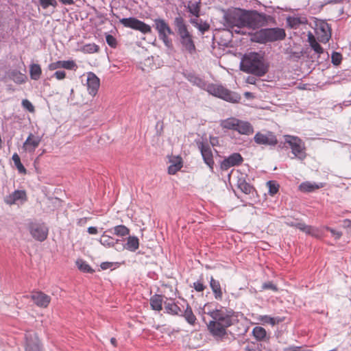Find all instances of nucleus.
<instances>
[{"instance_id":"obj_17","label":"nucleus","mask_w":351,"mask_h":351,"mask_svg":"<svg viewBox=\"0 0 351 351\" xmlns=\"http://www.w3.org/2000/svg\"><path fill=\"white\" fill-rule=\"evenodd\" d=\"M243 162V158L241 154L235 152L225 158L220 162V169L221 171H225L232 167L239 166Z\"/></svg>"},{"instance_id":"obj_21","label":"nucleus","mask_w":351,"mask_h":351,"mask_svg":"<svg viewBox=\"0 0 351 351\" xmlns=\"http://www.w3.org/2000/svg\"><path fill=\"white\" fill-rule=\"evenodd\" d=\"M86 84L88 93L92 96H95L100 86L99 78L94 73L89 72L88 73Z\"/></svg>"},{"instance_id":"obj_56","label":"nucleus","mask_w":351,"mask_h":351,"mask_svg":"<svg viewBox=\"0 0 351 351\" xmlns=\"http://www.w3.org/2000/svg\"><path fill=\"white\" fill-rule=\"evenodd\" d=\"M284 351H313L306 346H290L285 348Z\"/></svg>"},{"instance_id":"obj_61","label":"nucleus","mask_w":351,"mask_h":351,"mask_svg":"<svg viewBox=\"0 0 351 351\" xmlns=\"http://www.w3.org/2000/svg\"><path fill=\"white\" fill-rule=\"evenodd\" d=\"M38 1H39L40 6L43 9H47V8L49 7V3H50L51 0H38Z\"/></svg>"},{"instance_id":"obj_2","label":"nucleus","mask_w":351,"mask_h":351,"mask_svg":"<svg viewBox=\"0 0 351 351\" xmlns=\"http://www.w3.org/2000/svg\"><path fill=\"white\" fill-rule=\"evenodd\" d=\"M186 78L193 85L206 90L209 94L230 103H239L241 99L237 92L232 91L221 84L207 83L204 78L192 72L184 73Z\"/></svg>"},{"instance_id":"obj_32","label":"nucleus","mask_w":351,"mask_h":351,"mask_svg":"<svg viewBox=\"0 0 351 351\" xmlns=\"http://www.w3.org/2000/svg\"><path fill=\"white\" fill-rule=\"evenodd\" d=\"M220 306H222L217 302H207L203 307V313L209 315L213 319L218 312Z\"/></svg>"},{"instance_id":"obj_55","label":"nucleus","mask_w":351,"mask_h":351,"mask_svg":"<svg viewBox=\"0 0 351 351\" xmlns=\"http://www.w3.org/2000/svg\"><path fill=\"white\" fill-rule=\"evenodd\" d=\"M197 28L203 34L210 29V25L207 22H203L202 20H200Z\"/></svg>"},{"instance_id":"obj_23","label":"nucleus","mask_w":351,"mask_h":351,"mask_svg":"<svg viewBox=\"0 0 351 351\" xmlns=\"http://www.w3.org/2000/svg\"><path fill=\"white\" fill-rule=\"evenodd\" d=\"M65 69L68 70H74L75 71L77 68L76 63L72 60H58L53 62L50 63L48 65V69L50 71L56 70L58 69Z\"/></svg>"},{"instance_id":"obj_51","label":"nucleus","mask_w":351,"mask_h":351,"mask_svg":"<svg viewBox=\"0 0 351 351\" xmlns=\"http://www.w3.org/2000/svg\"><path fill=\"white\" fill-rule=\"evenodd\" d=\"M106 41L107 44L112 48H116L117 45V39L114 36L111 34H106Z\"/></svg>"},{"instance_id":"obj_39","label":"nucleus","mask_w":351,"mask_h":351,"mask_svg":"<svg viewBox=\"0 0 351 351\" xmlns=\"http://www.w3.org/2000/svg\"><path fill=\"white\" fill-rule=\"evenodd\" d=\"M76 265L79 270L86 274H93L95 270L90 267V265L83 259H77L76 261Z\"/></svg>"},{"instance_id":"obj_60","label":"nucleus","mask_w":351,"mask_h":351,"mask_svg":"<svg viewBox=\"0 0 351 351\" xmlns=\"http://www.w3.org/2000/svg\"><path fill=\"white\" fill-rule=\"evenodd\" d=\"M256 349H257V351H263V350H265V351H272V350L269 348H267L263 343H257V346H256Z\"/></svg>"},{"instance_id":"obj_14","label":"nucleus","mask_w":351,"mask_h":351,"mask_svg":"<svg viewBox=\"0 0 351 351\" xmlns=\"http://www.w3.org/2000/svg\"><path fill=\"white\" fill-rule=\"evenodd\" d=\"M28 230L32 237L38 241L43 242L47 238L49 229L44 223L30 222Z\"/></svg>"},{"instance_id":"obj_5","label":"nucleus","mask_w":351,"mask_h":351,"mask_svg":"<svg viewBox=\"0 0 351 351\" xmlns=\"http://www.w3.org/2000/svg\"><path fill=\"white\" fill-rule=\"evenodd\" d=\"M249 36L252 43L266 44L284 40L286 38V32L283 28L280 27L261 28L254 32L249 33Z\"/></svg>"},{"instance_id":"obj_45","label":"nucleus","mask_w":351,"mask_h":351,"mask_svg":"<svg viewBox=\"0 0 351 351\" xmlns=\"http://www.w3.org/2000/svg\"><path fill=\"white\" fill-rule=\"evenodd\" d=\"M310 46L311 47L309 48L311 49V51H314L315 53L317 55V58L324 51L323 47L316 40L311 42Z\"/></svg>"},{"instance_id":"obj_24","label":"nucleus","mask_w":351,"mask_h":351,"mask_svg":"<svg viewBox=\"0 0 351 351\" xmlns=\"http://www.w3.org/2000/svg\"><path fill=\"white\" fill-rule=\"evenodd\" d=\"M17 201H21V203L27 201V194L25 190H15L5 198V202L9 205L16 204Z\"/></svg>"},{"instance_id":"obj_10","label":"nucleus","mask_w":351,"mask_h":351,"mask_svg":"<svg viewBox=\"0 0 351 351\" xmlns=\"http://www.w3.org/2000/svg\"><path fill=\"white\" fill-rule=\"evenodd\" d=\"M315 34L319 42L326 43L331 37V28L324 20L315 19L313 21Z\"/></svg>"},{"instance_id":"obj_46","label":"nucleus","mask_w":351,"mask_h":351,"mask_svg":"<svg viewBox=\"0 0 351 351\" xmlns=\"http://www.w3.org/2000/svg\"><path fill=\"white\" fill-rule=\"evenodd\" d=\"M342 61V54L339 52L332 51L331 54V62L335 66H339Z\"/></svg>"},{"instance_id":"obj_64","label":"nucleus","mask_w":351,"mask_h":351,"mask_svg":"<svg viewBox=\"0 0 351 351\" xmlns=\"http://www.w3.org/2000/svg\"><path fill=\"white\" fill-rule=\"evenodd\" d=\"M245 351H257L256 347H253L251 346H247L244 348Z\"/></svg>"},{"instance_id":"obj_3","label":"nucleus","mask_w":351,"mask_h":351,"mask_svg":"<svg viewBox=\"0 0 351 351\" xmlns=\"http://www.w3.org/2000/svg\"><path fill=\"white\" fill-rule=\"evenodd\" d=\"M269 69V63L265 59L264 53L252 51L245 53L240 62V69L257 77L266 75Z\"/></svg>"},{"instance_id":"obj_38","label":"nucleus","mask_w":351,"mask_h":351,"mask_svg":"<svg viewBox=\"0 0 351 351\" xmlns=\"http://www.w3.org/2000/svg\"><path fill=\"white\" fill-rule=\"evenodd\" d=\"M150 305L153 310L160 311L162 308V296L155 294L150 298Z\"/></svg>"},{"instance_id":"obj_22","label":"nucleus","mask_w":351,"mask_h":351,"mask_svg":"<svg viewBox=\"0 0 351 351\" xmlns=\"http://www.w3.org/2000/svg\"><path fill=\"white\" fill-rule=\"evenodd\" d=\"M30 298L34 303L40 308H47L51 300L49 295L40 291L35 292Z\"/></svg>"},{"instance_id":"obj_25","label":"nucleus","mask_w":351,"mask_h":351,"mask_svg":"<svg viewBox=\"0 0 351 351\" xmlns=\"http://www.w3.org/2000/svg\"><path fill=\"white\" fill-rule=\"evenodd\" d=\"M5 75L9 80L13 81L16 84H23L27 80V75L17 69L8 70L6 71Z\"/></svg>"},{"instance_id":"obj_57","label":"nucleus","mask_w":351,"mask_h":351,"mask_svg":"<svg viewBox=\"0 0 351 351\" xmlns=\"http://www.w3.org/2000/svg\"><path fill=\"white\" fill-rule=\"evenodd\" d=\"M325 229L326 230L329 231L336 240L339 239L341 238V237L342 236L341 232L337 231L336 230H335L329 226H325Z\"/></svg>"},{"instance_id":"obj_31","label":"nucleus","mask_w":351,"mask_h":351,"mask_svg":"<svg viewBox=\"0 0 351 351\" xmlns=\"http://www.w3.org/2000/svg\"><path fill=\"white\" fill-rule=\"evenodd\" d=\"M236 131L241 134L250 135L254 132V128L250 122L239 119Z\"/></svg>"},{"instance_id":"obj_54","label":"nucleus","mask_w":351,"mask_h":351,"mask_svg":"<svg viewBox=\"0 0 351 351\" xmlns=\"http://www.w3.org/2000/svg\"><path fill=\"white\" fill-rule=\"evenodd\" d=\"M21 105L25 109H26L29 112H32L34 111V106H33L32 102L27 99L22 100Z\"/></svg>"},{"instance_id":"obj_59","label":"nucleus","mask_w":351,"mask_h":351,"mask_svg":"<svg viewBox=\"0 0 351 351\" xmlns=\"http://www.w3.org/2000/svg\"><path fill=\"white\" fill-rule=\"evenodd\" d=\"M312 226H308L305 224L304 223H302L299 226V230L305 232L306 234L309 235V232H311Z\"/></svg>"},{"instance_id":"obj_20","label":"nucleus","mask_w":351,"mask_h":351,"mask_svg":"<svg viewBox=\"0 0 351 351\" xmlns=\"http://www.w3.org/2000/svg\"><path fill=\"white\" fill-rule=\"evenodd\" d=\"M41 141V138L38 136H34L32 133H29L27 138L23 143L22 149L28 153H33L38 147Z\"/></svg>"},{"instance_id":"obj_48","label":"nucleus","mask_w":351,"mask_h":351,"mask_svg":"<svg viewBox=\"0 0 351 351\" xmlns=\"http://www.w3.org/2000/svg\"><path fill=\"white\" fill-rule=\"evenodd\" d=\"M84 50L88 53H93L97 52L99 50V47L95 43L87 44L84 46Z\"/></svg>"},{"instance_id":"obj_29","label":"nucleus","mask_w":351,"mask_h":351,"mask_svg":"<svg viewBox=\"0 0 351 351\" xmlns=\"http://www.w3.org/2000/svg\"><path fill=\"white\" fill-rule=\"evenodd\" d=\"M252 335L259 342L269 341L270 339V335H267L266 330L262 326H257L254 327Z\"/></svg>"},{"instance_id":"obj_41","label":"nucleus","mask_w":351,"mask_h":351,"mask_svg":"<svg viewBox=\"0 0 351 351\" xmlns=\"http://www.w3.org/2000/svg\"><path fill=\"white\" fill-rule=\"evenodd\" d=\"M319 189V186L316 184H312L310 182H304L299 185V189L302 192L310 193Z\"/></svg>"},{"instance_id":"obj_30","label":"nucleus","mask_w":351,"mask_h":351,"mask_svg":"<svg viewBox=\"0 0 351 351\" xmlns=\"http://www.w3.org/2000/svg\"><path fill=\"white\" fill-rule=\"evenodd\" d=\"M287 23L290 28L297 29L301 25L307 24L308 19L305 16H289L287 18Z\"/></svg>"},{"instance_id":"obj_62","label":"nucleus","mask_w":351,"mask_h":351,"mask_svg":"<svg viewBox=\"0 0 351 351\" xmlns=\"http://www.w3.org/2000/svg\"><path fill=\"white\" fill-rule=\"evenodd\" d=\"M182 158L180 156L177 155V171H180L182 168Z\"/></svg>"},{"instance_id":"obj_28","label":"nucleus","mask_w":351,"mask_h":351,"mask_svg":"<svg viewBox=\"0 0 351 351\" xmlns=\"http://www.w3.org/2000/svg\"><path fill=\"white\" fill-rule=\"evenodd\" d=\"M107 233H112L118 237H125L130 234V230L124 225H118L104 231L103 236H107Z\"/></svg>"},{"instance_id":"obj_33","label":"nucleus","mask_w":351,"mask_h":351,"mask_svg":"<svg viewBox=\"0 0 351 351\" xmlns=\"http://www.w3.org/2000/svg\"><path fill=\"white\" fill-rule=\"evenodd\" d=\"M98 241L106 247H112L116 244L118 245L119 241H122V239H114L107 233L106 237H104L102 234Z\"/></svg>"},{"instance_id":"obj_9","label":"nucleus","mask_w":351,"mask_h":351,"mask_svg":"<svg viewBox=\"0 0 351 351\" xmlns=\"http://www.w3.org/2000/svg\"><path fill=\"white\" fill-rule=\"evenodd\" d=\"M195 143L201 153L204 163L208 166L210 172L213 173L215 161L211 147L209 145L207 139L205 141L197 139L195 140Z\"/></svg>"},{"instance_id":"obj_26","label":"nucleus","mask_w":351,"mask_h":351,"mask_svg":"<svg viewBox=\"0 0 351 351\" xmlns=\"http://www.w3.org/2000/svg\"><path fill=\"white\" fill-rule=\"evenodd\" d=\"M287 53L289 54V59L293 61H298L302 56L310 59L314 58L309 47L303 48L300 51H294L291 49H287Z\"/></svg>"},{"instance_id":"obj_11","label":"nucleus","mask_w":351,"mask_h":351,"mask_svg":"<svg viewBox=\"0 0 351 351\" xmlns=\"http://www.w3.org/2000/svg\"><path fill=\"white\" fill-rule=\"evenodd\" d=\"M119 22L125 27L139 31L143 34L151 33L152 32V28L148 24L136 17L130 16L128 18H122L119 20Z\"/></svg>"},{"instance_id":"obj_6","label":"nucleus","mask_w":351,"mask_h":351,"mask_svg":"<svg viewBox=\"0 0 351 351\" xmlns=\"http://www.w3.org/2000/svg\"><path fill=\"white\" fill-rule=\"evenodd\" d=\"M223 24L224 27L230 30L234 27L243 28L245 27L246 10L239 8H232L223 10Z\"/></svg>"},{"instance_id":"obj_13","label":"nucleus","mask_w":351,"mask_h":351,"mask_svg":"<svg viewBox=\"0 0 351 351\" xmlns=\"http://www.w3.org/2000/svg\"><path fill=\"white\" fill-rule=\"evenodd\" d=\"M155 27L158 32V36L165 43V46L169 49H172L173 45L171 40L169 39L167 35L172 34V31L168 24L162 19H156L154 20Z\"/></svg>"},{"instance_id":"obj_44","label":"nucleus","mask_w":351,"mask_h":351,"mask_svg":"<svg viewBox=\"0 0 351 351\" xmlns=\"http://www.w3.org/2000/svg\"><path fill=\"white\" fill-rule=\"evenodd\" d=\"M168 162L170 166L168 167V173L169 175H176V156L171 154L167 156Z\"/></svg>"},{"instance_id":"obj_12","label":"nucleus","mask_w":351,"mask_h":351,"mask_svg":"<svg viewBox=\"0 0 351 351\" xmlns=\"http://www.w3.org/2000/svg\"><path fill=\"white\" fill-rule=\"evenodd\" d=\"M24 341L25 351H43V344L36 332L27 331Z\"/></svg>"},{"instance_id":"obj_43","label":"nucleus","mask_w":351,"mask_h":351,"mask_svg":"<svg viewBox=\"0 0 351 351\" xmlns=\"http://www.w3.org/2000/svg\"><path fill=\"white\" fill-rule=\"evenodd\" d=\"M267 186L269 189L268 193L271 196H274L279 191L280 186L275 180H269Z\"/></svg>"},{"instance_id":"obj_8","label":"nucleus","mask_w":351,"mask_h":351,"mask_svg":"<svg viewBox=\"0 0 351 351\" xmlns=\"http://www.w3.org/2000/svg\"><path fill=\"white\" fill-rule=\"evenodd\" d=\"M284 138L287 143L288 147L291 148L294 157L302 161L306 158L304 143L298 136L285 135Z\"/></svg>"},{"instance_id":"obj_15","label":"nucleus","mask_w":351,"mask_h":351,"mask_svg":"<svg viewBox=\"0 0 351 351\" xmlns=\"http://www.w3.org/2000/svg\"><path fill=\"white\" fill-rule=\"evenodd\" d=\"M238 173L236 184L237 188L246 195H252V196H254V194L257 195L255 187L247 181L248 176L241 171H238Z\"/></svg>"},{"instance_id":"obj_7","label":"nucleus","mask_w":351,"mask_h":351,"mask_svg":"<svg viewBox=\"0 0 351 351\" xmlns=\"http://www.w3.org/2000/svg\"><path fill=\"white\" fill-rule=\"evenodd\" d=\"M246 13L245 27L249 28L256 29L263 27L272 19L270 16L256 10H246Z\"/></svg>"},{"instance_id":"obj_52","label":"nucleus","mask_w":351,"mask_h":351,"mask_svg":"<svg viewBox=\"0 0 351 351\" xmlns=\"http://www.w3.org/2000/svg\"><path fill=\"white\" fill-rule=\"evenodd\" d=\"M309 235L316 239H321L323 237L324 234L323 232L318 228L312 226L311 232H309Z\"/></svg>"},{"instance_id":"obj_18","label":"nucleus","mask_w":351,"mask_h":351,"mask_svg":"<svg viewBox=\"0 0 351 351\" xmlns=\"http://www.w3.org/2000/svg\"><path fill=\"white\" fill-rule=\"evenodd\" d=\"M254 142L258 145L275 146L278 144L276 136L272 132H267L266 134H263L258 132L254 137Z\"/></svg>"},{"instance_id":"obj_37","label":"nucleus","mask_w":351,"mask_h":351,"mask_svg":"<svg viewBox=\"0 0 351 351\" xmlns=\"http://www.w3.org/2000/svg\"><path fill=\"white\" fill-rule=\"evenodd\" d=\"M190 287L193 288L198 293H203L207 288L203 274L200 275L199 278L192 285H190Z\"/></svg>"},{"instance_id":"obj_58","label":"nucleus","mask_w":351,"mask_h":351,"mask_svg":"<svg viewBox=\"0 0 351 351\" xmlns=\"http://www.w3.org/2000/svg\"><path fill=\"white\" fill-rule=\"evenodd\" d=\"M52 77H56L58 80H62L66 77V72L62 70L56 71L52 75Z\"/></svg>"},{"instance_id":"obj_50","label":"nucleus","mask_w":351,"mask_h":351,"mask_svg":"<svg viewBox=\"0 0 351 351\" xmlns=\"http://www.w3.org/2000/svg\"><path fill=\"white\" fill-rule=\"evenodd\" d=\"M262 290L270 289L274 292H277L278 291V288L277 286L274 284L271 281H268L264 282L261 287Z\"/></svg>"},{"instance_id":"obj_35","label":"nucleus","mask_w":351,"mask_h":351,"mask_svg":"<svg viewBox=\"0 0 351 351\" xmlns=\"http://www.w3.org/2000/svg\"><path fill=\"white\" fill-rule=\"evenodd\" d=\"M188 12L198 18L200 15V0L189 1L187 4Z\"/></svg>"},{"instance_id":"obj_4","label":"nucleus","mask_w":351,"mask_h":351,"mask_svg":"<svg viewBox=\"0 0 351 351\" xmlns=\"http://www.w3.org/2000/svg\"><path fill=\"white\" fill-rule=\"evenodd\" d=\"M177 40L180 50L184 53L193 55L196 53V47L192 30H190L184 19L177 17Z\"/></svg>"},{"instance_id":"obj_40","label":"nucleus","mask_w":351,"mask_h":351,"mask_svg":"<svg viewBox=\"0 0 351 351\" xmlns=\"http://www.w3.org/2000/svg\"><path fill=\"white\" fill-rule=\"evenodd\" d=\"M238 119L231 117L223 120L221 125L223 128L236 131L237 126H238Z\"/></svg>"},{"instance_id":"obj_36","label":"nucleus","mask_w":351,"mask_h":351,"mask_svg":"<svg viewBox=\"0 0 351 351\" xmlns=\"http://www.w3.org/2000/svg\"><path fill=\"white\" fill-rule=\"evenodd\" d=\"M42 74V69L38 64L32 63L29 65V75L33 80H38Z\"/></svg>"},{"instance_id":"obj_49","label":"nucleus","mask_w":351,"mask_h":351,"mask_svg":"<svg viewBox=\"0 0 351 351\" xmlns=\"http://www.w3.org/2000/svg\"><path fill=\"white\" fill-rule=\"evenodd\" d=\"M165 312L171 315H176V303L165 302Z\"/></svg>"},{"instance_id":"obj_1","label":"nucleus","mask_w":351,"mask_h":351,"mask_svg":"<svg viewBox=\"0 0 351 351\" xmlns=\"http://www.w3.org/2000/svg\"><path fill=\"white\" fill-rule=\"evenodd\" d=\"M239 315L232 308L220 306L213 319L207 324L210 334L217 339H224L228 335L227 328L239 323Z\"/></svg>"},{"instance_id":"obj_27","label":"nucleus","mask_w":351,"mask_h":351,"mask_svg":"<svg viewBox=\"0 0 351 351\" xmlns=\"http://www.w3.org/2000/svg\"><path fill=\"white\" fill-rule=\"evenodd\" d=\"M139 247V239L136 236H129L128 237L127 242L121 243L120 247H115V250L117 251H122L124 249L128 250L130 252H135Z\"/></svg>"},{"instance_id":"obj_47","label":"nucleus","mask_w":351,"mask_h":351,"mask_svg":"<svg viewBox=\"0 0 351 351\" xmlns=\"http://www.w3.org/2000/svg\"><path fill=\"white\" fill-rule=\"evenodd\" d=\"M119 263L117 262H108V261H105V262H102L101 264H100V267L102 270H106V269H115L117 267L119 266Z\"/></svg>"},{"instance_id":"obj_34","label":"nucleus","mask_w":351,"mask_h":351,"mask_svg":"<svg viewBox=\"0 0 351 351\" xmlns=\"http://www.w3.org/2000/svg\"><path fill=\"white\" fill-rule=\"evenodd\" d=\"M285 319V317H272L267 315H260L258 317V320L260 322H261L263 324H269L271 326H275L276 324H278L284 322Z\"/></svg>"},{"instance_id":"obj_53","label":"nucleus","mask_w":351,"mask_h":351,"mask_svg":"<svg viewBox=\"0 0 351 351\" xmlns=\"http://www.w3.org/2000/svg\"><path fill=\"white\" fill-rule=\"evenodd\" d=\"M287 226L296 228L299 229V226L302 223V221H298V219H291L290 218H286V220L284 222Z\"/></svg>"},{"instance_id":"obj_19","label":"nucleus","mask_w":351,"mask_h":351,"mask_svg":"<svg viewBox=\"0 0 351 351\" xmlns=\"http://www.w3.org/2000/svg\"><path fill=\"white\" fill-rule=\"evenodd\" d=\"M208 280V278H206ZM209 286L213 292L214 298L217 301H221L223 299V292L226 293V290L224 287L222 288L220 282L215 279L213 276L209 278Z\"/></svg>"},{"instance_id":"obj_42","label":"nucleus","mask_w":351,"mask_h":351,"mask_svg":"<svg viewBox=\"0 0 351 351\" xmlns=\"http://www.w3.org/2000/svg\"><path fill=\"white\" fill-rule=\"evenodd\" d=\"M12 160H13V162L19 173L25 174L27 173V169L22 164L21 158L17 153L13 154Z\"/></svg>"},{"instance_id":"obj_63","label":"nucleus","mask_w":351,"mask_h":351,"mask_svg":"<svg viewBox=\"0 0 351 351\" xmlns=\"http://www.w3.org/2000/svg\"><path fill=\"white\" fill-rule=\"evenodd\" d=\"M87 232L90 234H96L98 233V229L95 226H90L88 228Z\"/></svg>"},{"instance_id":"obj_16","label":"nucleus","mask_w":351,"mask_h":351,"mask_svg":"<svg viewBox=\"0 0 351 351\" xmlns=\"http://www.w3.org/2000/svg\"><path fill=\"white\" fill-rule=\"evenodd\" d=\"M182 302L186 304V308H184V305L179 304L177 302V315H180L184 317L185 320L191 325H194L197 320L195 315L193 314L191 307L184 299L182 300Z\"/></svg>"}]
</instances>
